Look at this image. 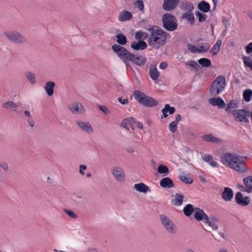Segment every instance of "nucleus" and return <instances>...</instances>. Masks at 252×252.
Wrapping results in <instances>:
<instances>
[{
  "label": "nucleus",
  "instance_id": "1",
  "mask_svg": "<svg viewBox=\"0 0 252 252\" xmlns=\"http://www.w3.org/2000/svg\"><path fill=\"white\" fill-rule=\"evenodd\" d=\"M134 98L142 105L147 107H153L158 105V101L154 98L147 95L139 90H135L133 93Z\"/></svg>",
  "mask_w": 252,
  "mask_h": 252
},
{
  "label": "nucleus",
  "instance_id": "2",
  "mask_svg": "<svg viewBox=\"0 0 252 252\" xmlns=\"http://www.w3.org/2000/svg\"><path fill=\"white\" fill-rule=\"evenodd\" d=\"M113 51L117 55L119 58L122 60L127 67L129 65L128 62L133 57L132 53L130 52L123 46L118 44H114L112 46Z\"/></svg>",
  "mask_w": 252,
  "mask_h": 252
},
{
  "label": "nucleus",
  "instance_id": "3",
  "mask_svg": "<svg viewBox=\"0 0 252 252\" xmlns=\"http://www.w3.org/2000/svg\"><path fill=\"white\" fill-rule=\"evenodd\" d=\"M161 20L163 28L167 31L173 32L177 29L178 24L176 17L172 14L165 13L162 16Z\"/></svg>",
  "mask_w": 252,
  "mask_h": 252
},
{
  "label": "nucleus",
  "instance_id": "4",
  "mask_svg": "<svg viewBox=\"0 0 252 252\" xmlns=\"http://www.w3.org/2000/svg\"><path fill=\"white\" fill-rule=\"evenodd\" d=\"M157 28L158 29L156 30L157 36L153 40L151 45L153 48L155 49H158L164 45L166 43L167 36H169V33L159 29L158 27Z\"/></svg>",
  "mask_w": 252,
  "mask_h": 252
},
{
  "label": "nucleus",
  "instance_id": "5",
  "mask_svg": "<svg viewBox=\"0 0 252 252\" xmlns=\"http://www.w3.org/2000/svg\"><path fill=\"white\" fill-rule=\"evenodd\" d=\"M4 34L11 42L16 44H25L28 41L25 35L16 30L5 32Z\"/></svg>",
  "mask_w": 252,
  "mask_h": 252
},
{
  "label": "nucleus",
  "instance_id": "6",
  "mask_svg": "<svg viewBox=\"0 0 252 252\" xmlns=\"http://www.w3.org/2000/svg\"><path fill=\"white\" fill-rule=\"evenodd\" d=\"M225 85V77L223 75L218 76L211 85L210 90L211 94L214 95L219 94L224 89Z\"/></svg>",
  "mask_w": 252,
  "mask_h": 252
},
{
  "label": "nucleus",
  "instance_id": "7",
  "mask_svg": "<svg viewBox=\"0 0 252 252\" xmlns=\"http://www.w3.org/2000/svg\"><path fill=\"white\" fill-rule=\"evenodd\" d=\"M235 158L236 155L230 153H224L221 156V161L225 165L237 171V169L235 168L237 165Z\"/></svg>",
  "mask_w": 252,
  "mask_h": 252
},
{
  "label": "nucleus",
  "instance_id": "8",
  "mask_svg": "<svg viewBox=\"0 0 252 252\" xmlns=\"http://www.w3.org/2000/svg\"><path fill=\"white\" fill-rule=\"evenodd\" d=\"M159 219L161 224L167 231L172 235L175 234L176 231V227L170 219L164 215H160Z\"/></svg>",
  "mask_w": 252,
  "mask_h": 252
},
{
  "label": "nucleus",
  "instance_id": "9",
  "mask_svg": "<svg viewBox=\"0 0 252 252\" xmlns=\"http://www.w3.org/2000/svg\"><path fill=\"white\" fill-rule=\"evenodd\" d=\"M247 156H243L241 155H236L235 159L236 160L237 165L235 166L237 172L245 173L248 171L249 169L246 165V162L244 161V159H248Z\"/></svg>",
  "mask_w": 252,
  "mask_h": 252
},
{
  "label": "nucleus",
  "instance_id": "10",
  "mask_svg": "<svg viewBox=\"0 0 252 252\" xmlns=\"http://www.w3.org/2000/svg\"><path fill=\"white\" fill-rule=\"evenodd\" d=\"M68 108L73 114H83L85 112L82 104L78 102H74L69 104Z\"/></svg>",
  "mask_w": 252,
  "mask_h": 252
},
{
  "label": "nucleus",
  "instance_id": "11",
  "mask_svg": "<svg viewBox=\"0 0 252 252\" xmlns=\"http://www.w3.org/2000/svg\"><path fill=\"white\" fill-rule=\"evenodd\" d=\"M235 199L237 204L243 206H247L251 202V198L249 196L243 197L242 192L240 191L236 193Z\"/></svg>",
  "mask_w": 252,
  "mask_h": 252
},
{
  "label": "nucleus",
  "instance_id": "12",
  "mask_svg": "<svg viewBox=\"0 0 252 252\" xmlns=\"http://www.w3.org/2000/svg\"><path fill=\"white\" fill-rule=\"evenodd\" d=\"M112 173L116 181L118 182L124 181L125 179V173L121 167H114L112 170Z\"/></svg>",
  "mask_w": 252,
  "mask_h": 252
},
{
  "label": "nucleus",
  "instance_id": "13",
  "mask_svg": "<svg viewBox=\"0 0 252 252\" xmlns=\"http://www.w3.org/2000/svg\"><path fill=\"white\" fill-rule=\"evenodd\" d=\"M195 210L194 217L196 220L197 221H201L203 220L204 223L206 221H208V218L209 217L202 209L199 208L195 207Z\"/></svg>",
  "mask_w": 252,
  "mask_h": 252
},
{
  "label": "nucleus",
  "instance_id": "14",
  "mask_svg": "<svg viewBox=\"0 0 252 252\" xmlns=\"http://www.w3.org/2000/svg\"><path fill=\"white\" fill-rule=\"evenodd\" d=\"M179 0H164L163 9L167 11L174 9L177 6Z\"/></svg>",
  "mask_w": 252,
  "mask_h": 252
},
{
  "label": "nucleus",
  "instance_id": "15",
  "mask_svg": "<svg viewBox=\"0 0 252 252\" xmlns=\"http://www.w3.org/2000/svg\"><path fill=\"white\" fill-rule=\"evenodd\" d=\"M208 102L211 105L217 106L220 109L224 108L225 103L220 97H214L209 99Z\"/></svg>",
  "mask_w": 252,
  "mask_h": 252
},
{
  "label": "nucleus",
  "instance_id": "16",
  "mask_svg": "<svg viewBox=\"0 0 252 252\" xmlns=\"http://www.w3.org/2000/svg\"><path fill=\"white\" fill-rule=\"evenodd\" d=\"M234 196L233 190L229 187H224V190L221 193L222 198L225 201H230Z\"/></svg>",
  "mask_w": 252,
  "mask_h": 252
},
{
  "label": "nucleus",
  "instance_id": "17",
  "mask_svg": "<svg viewBox=\"0 0 252 252\" xmlns=\"http://www.w3.org/2000/svg\"><path fill=\"white\" fill-rule=\"evenodd\" d=\"M133 57H131L132 59L129 60V62H131L133 64L141 66H143L146 62V58L142 56H136L132 53Z\"/></svg>",
  "mask_w": 252,
  "mask_h": 252
},
{
  "label": "nucleus",
  "instance_id": "18",
  "mask_svg": "<svg viewBox=\"0 0 252 252\" xmlns=\"http://www.w3.org/2000/svg\"><path fill=\"white\" fill-rule=\"evenodd\" d=\"M76 124L82 130L85 132L88 133H93L94 131L91 124L89 122H83L81 121H77Z\"/></svg>",
  "mask_w": 252,
  "mask_h": 252
},
{
  "label": "nucleus",
  "instance_id": "19",
  "mask_svg": "<svg viewBox=\"0 0 252 252\" xmlns=\"http://www.w3.org/2000/svg\"><path fill=\"white\" fill-rule=\"evenodd\" d=\"M147 47V43L143 40H140L138 41H133L130 45V47L135 50H143Z\"/></svg>",
  "mask_w": 252,
  "mask_h": 252
},
{
  "label": "nucleus",
  "instance_id": "20",
  "mask_svg": "<svg viewBox=\"0 0 252 252\" xmlns=\"http://www.w3.org/2000/svg\"><path fill=\"white\" fill-rule=\"evenodd\" d=\"M160 186L163 188L170 189L174 187L173 181L169 177H165L159 181Z\"/></svg>",
  "mask_w": 252,
  "mask_h": 252
},
{
  "label": "nucleus",
  "instance_id": "21",
  "mask_svg": "<svg viewBox=\"0 0 252 252\" xmlns=\"http://www.w3.org/2000/svg\"><path fill=\"white\" fill-rule=\"evenodd\" d=\"M149 73L151 79L155 81L157 80L159 76V72L158 70L156 65H151Z\"/></svg>",
  "mask_w": 252,
  "mask_h": 252
},
{
  "label": "nucleus",
  "instance_id": "22",
  "mask_svg": "<svg viewBox=\"0 0 252 252\" xmlns=\"http://www.w3.org/2000/svg\"><path fill=\"white\" fill-rule=\"evenodd\" d=\"M202 139L205 142L214 143H220L221 141L220 138L216 137L211 134H207L203 135Z\"/></svg>",
  "mask_w": 252,
  "mask_h": 252
},
{
  "label": "nucleus",
  "instance_id": "23",
  "mask_svg": "<svg viewBox=\"0 0 252 252\" xmlns=\"http://www.w3.org/2000/svg\"><path fill=\"white\" fill-rule=\"evenodd\" d=\"M175 111L176 109L174 107H171L169 104H166L164 105V107L161 110V112L163 114V116L161 117V118H167L168 116L167 114L168 112L170 115H172L175 112Z\"/></svg>",
  "mask_w": 252,
  "mask_h": 252
},
{
  "label": "nucleus",
  "instance_id": "24",
  "mask_svg": "<svg viewBox=\"0 0 252 252\" xmlns=\"http://www.w3.org/2000/svg\"><path fill=\"white\" fill-rule=\"evenodd\" d=\"M237 114L234 113V110L232 111V114L235 117L236 121L239 122H244L247 124L249 123V119L246 117V115H244L242 112H238Z\"/></svg>",
  "mask_w": 252,
  "mask_h": 252
},
{
  "label": "nucleus",
  "instance_id": "25",
  "mask_svg": "<svg viewBox=\"0 0 252 252\" xmlns=\"http://www.w3.org/2000/svg\"><path fill=\"white\" fill-rule=\"evenodd\" d=\"M181 19L187 20L191 26H193L195 24V18L192 12H185L183 14Z\"/></svg>",
  "mask_w": 252,
  "mask_h": 252
},
{
  "label": "nucleus",
  "instance_id": "26",
  "mask_svg": "<svg viewBox=\"0 0 252 252\" xmlns=\"http://www.w3.org/2000/svg\"><path fill=\"white\" fill-rule=\"evenodd\" d=\"M180 8L182 10L186 11V12H192L194 8L193 4L189 1H183L180 4Z\"/></svg>",
  "mask_w": 252,
  "mask_h": 252
},
{
  "label": "nucleus",
  "instance_id": "27",
  "mask_svg": "<svg viewBox=\"0 0 252 252\" xmlns=\"http://www.w3.org/2000/svg\"><path fill=\"white\" fill-rule=\"evenodd\" d=\"M55 83L53 81H48L45 83L44 89L49 96H52L54 94V89Z\"/></svg>",
  "mask_w": 252,
  "mask_h": 252
},
{
  "label": "nucleus",
  "instance_id": "28",
  "mask_svg": "<svg viewBox=\"0 0 252 252\" xmlns=\"http://www.w3.org/2000/svg\"><path fill=\"white\" fill-rule=\"evenodd\" d=\"M197 8L202 12L207 13L210 10V5L205 0H202L198 3Z\"/></svg>",
  "mask_w": 252,
  "mask_h": 252
},
{
  "label": "nucleus",
  "instance_id": "29",
  "mask_svg": "<svg viewBox=\"0 0 252 252\" xmlns=\"http://www.w3.org/2000/svg\"><path fill=\"white\" fill-rule=\"evenodd\" d=\"M132 18V14L131 12L127 11H122L119 15V20L120 21H126L130 20Z\"/></svg>",
  "mask_w": 252,
  "mask_h": 252
},
{
  "label": "nucleus",
  "instance_id": "30",
  "mask_svg": "<svg viewBox=\"0 0 252 252\" xmlns=\"http://www.w3.org/2000/svg\"><path fill=\"white\" fill-rule=\"evenodd\" d=\"M116 42L121 46L125 45L127 42V39L125 35L123 33H118L116 35Z\"/></svg>",
  "mask_w": 252,
  "mask_h": 252
},
{
  "label": "nucleus",
  "instance_id": "31",
  "mask_svg": "<svg viewBox=\"0 0 252 252\" xmlns=\"http://www.w3.org/2000/svg\"><path fill=\"white\" fill-rule=\"evenodd\" d=\"M134 187L136 190L142 193H146L150 190L149 187L142 182L135 184Z\"/></svg>",
  "mask_w": 252,
  "mask_h": 252
},
{
  "label": "nucleus",
  "instance_id": "32",
  "mask_svg": "<svg viewBox=\"0 0 252 252\" xmlns=\"http://www.w3.org/2000/svg\"><path fill=\"white\" fill-rule=\"evenodd\" d=\"M184 196L183 194L177 193L175 199L171 201L172 204L175 206H180L183 204Z\"/></svg>",
  "mask_w": 252,
  "mask_h": 252
},
{
  "label": "nucleus",
  "instance_id": "33",
  "mask_svg": "<svg viewBox=\"0 0 252 252\" xmlns=\"http://www.w3.org/2000/svg\"><path fill=\"white\" fill-rule=\"evenodd\" d=\"M195 211V208L191 204L186 205L183 210L185 215L187 217H189L193 213H194Z\"/></svg>",
  "mask_w": 252,
  "mask_h": 252
},
{
  "label": "nucleus",
  "instance_id": "34",
  "mask_svg": "<svg viewBox=\"0 0 252 252\" xmlns=\"http://www.w3.org/2000/svg\"><path fill=\"white\" fill-rule=\"evenodd\" d=\"M238 107V101L237 99L231 100L226 105L225 111L228 113H231L232 111H230L231 109L237 108Z\"/></svg>",
  "mask_w": 252,
  "mask_h": 252
},
{
  "label": "nucleus",
  "instance_id": "35",
  "mask_svg": "<svg viewBox=\"0 0 252 252\" xmlns=\"http://www.w3.org/2000/svg\"><path fill=\"white\" fill-rule=\"evenodd\" d=\"M156 27V26H151L148 29L149 31L151 32L148 38V44L150 46L153 42V40L154 39V38L157 36L156 30H154V28Z\"/></svg>",
  "mask_w": 252,
  "mask_h": 252
},
{
  "label": "nucleus",
  "instance_id": "36",
  "mask_svg": "<svg viewBox=\"0 0 252 252\" xmlns=\"http://www.w3.org/2000/svg\"><path fill=\"white\" fill-rule=\"evenodd\" d=\"M198 63L203 67H208L211 65L210 60L205 58H202L197 61Z\"/></svg>",
  "mask_w": 252,
  "mask_h": 252
},
{
  "label": "nucleus",
  "instance_id": "37",
  "mask_svg": "<svg viewBox=\"0 0 252 252\" xmlns=\"http://www.w3.org/2000/svg\"><path fill=\"white\" fill-rule=\"evenodd\" d=\"M243 95L245 101H250L252 97V90L250 89L245 90L243 92Z\"/></svg>",
  "mask_w": 252,
  "mask_h": 252
},
{
  "label": "nucleus",
  "instance_id": "38",
  "mask_svg": "<svg viewBox=\"0 0 252 252\" xmlns=\"http://www.w3.org/2000/svg\"><path fill=\"white\" fill-rule=\"evenodd\" d=\"M242 59L243 60L244 65L246 67L250 68V69L252 70V60L251 59V58L243 55Z\"/></svg>",
  "mask_w": 252,
  "mask_h": 252
},
{
  "label": "nucleus",
  "instance_id": "39",
  "mask_svg": "<svg viewBox=\"0 0 252 252\" xmlns=\"http://www.w3.org/2000/svg\"><path fill=\"white\" fill-rule=\"evenodd\" d=\"M222 41L220 39L217 40L215 44L213 46L211 52H213V54L214 55H217L220 50V46L221 45Z\"/></svg>",
  "mask_w": 252,
  "mask_h": 252
},
{
  "label": "nucleus",
  "instance_id": "40",
  "mask_svg": "<svg viewBox=\"0 0 252 252\" xmlns=\"http://www.w3.org/2000/svg\"><path fill=\"white\" fill-rule=\"evenodd\" d=\"M25 76L31 84L33 85L35 83L36 79L34 73L30 71L27 72L25 73Z\"/></svg>",
  "mask_w": 252,
  "mask_h": 252
},
{
  "label": "nucleus",
  "instance_id": "41",
  "mask_svg": "<svg viewBox=\"0 0 252 252\" xmlns=\"http://www.w3.org/2000/svg\"><path fill=\"white\" fill-rule=\"evenodd\" d=\"M2 106L3 108L5 109L8 108H13L14 111H16V109L18 105L16 103H14L12 101H8L6 102H4Z\"/></svg>",
  "mask_w": 252,
  "mask_h": 252
},
{
  "label": "nucleus",
  "instance_id": "42",
  "mask_svg": "<svg viewBox=\"0 0 252 252\" xmlns=\"http://www.w3.org/2000/svg\"><path fill=\"white\" fill-rule=\"evenodd\" d=\"M158 172L159 174H168L169 173L168 168L163 164H160L158 165L157 169Z\"/></svg>",
  "mask_w": 252,
  "mask_h": 252
},
{
  "label": "nucleus",
  "instance_id": "43",
  "mask_svg": "<svg viewBox=\"0 0 252 252\" xmlns=\"http://www.w3.org/2000/svg\"><path fill=\"white\" fill-rule=\"evenodd\" d=\"M199 53H205L206 52L209 48V45L207 43H200L199 44Z\"/></svg>",
  "mask_w": 252,
  "mask_h": 252
},
{
  "label": "nucleus",
  "instance_id": "44",
  "mask_svg": "<svg viewBox=\"0 0 252 252\" xmlns=\"http://www.w3.org/2000/svg\"><path fill=\"white\" fill-rule=\"evenodd\" d=\"M186 66H189L192 67V69L194 70L195 72L199 71V67H200L195 61L192 60L188 62L186 64Z\"/></svg>",
  "mask_w": 252,
  "mask_h": 252
},
{
  "label": "nucleus",
  "instance_id": "45",
  "mask_svg": "<svg viewBox=\"0 0 252 252\" xmlns=\"http://www.w3.org/2000/svg\"><path fill=\"white\" fill-rule=\"evenodd\" d=\"M196 16L198 18V22L202 23L205 21L206 19L207 16L206 14L202 13L199 11H196L195 12Z\"/></svg>",
  "mask_w": 252,
  "mask_h": 252
},
{
  "label": "nucleus",
  "instance_id": "46",
  "mask_svg": "<svg viewBox=\"0 0 252 252\" xmlns=\"http://www.w3.org/2000/svg\"><path fill=\"white\" fill-rule=\"evenodd\" d=\"M136 123V120L135 118L133 117L126 118L122 122L121 125H125L126 126H127L128 124H135Z\"/></svg>",
  "mask_w": 252,
  "mask_h": 252
},
{
  "label": "nucleus",
  "instance_id": "47",
  "mask_svg": "<svg viewBox=\"0 0 252 252\" xmlns=\"http://www.w3.org/2000/svg\"><path fill=\"white\" fill-rule=\"evenodd\" d=\"M135 7H137L140 11L143 10L144 8V5L142 0H136V1L133 3Z\"/></svg>",
  "mask_w": 252,
  "mask_h": 252
},
{
  "label": "nucleus",
  "instance_id": "48",
  "mask_svg": "<svg viewBox=\"0 0 252 252\" xmlns=\"http://www.w3.org/2000/svg\"><path fill=\"white\" fill-rule=\"evenodd\" d=\"M179 179L187 184H191L193 182V180L191 178H188L185 176L179 175Z\"/></svg>",
  "mask_w": 252,
  "mask_h": 252
},
{
  "label": "nucleus",
  "instance_id": "49",
  "mask_svg": "<svg viewBox=\"0 0 252 252\" xmlns=\"http://www.w3.org/2000/svg\"><path fill=\"white\" fill-rule=\"evenodd\" d=\"M178 124L174 121L172 122L169 125V129L173 133L175 132L177 130Z\"/></svg>",
  "mask_w": 252,
  "mask_h": 252
},
{
  "label": "nucleus",
  "instance_id": "50",
  "mask_svg": "<svg viewBox=\"0 0 252 252\" xmlns=\"http://www.w3.org/2000/svg\"><path fill=\"white\" fill-rule=\"evenodd\" d=\"M188 49L190 51V52L194 53H199L198 48L192 45L191 44H188Z\"/></svg>",
  "mask_w": 252,
  "mask_h": 252
},
{
  "label": "nucleus",
  "instance_id": "51",
  "mask_svg": "<svg viewBox=\"0 0 252 252\" xmlns=\"http://www.w3.org/2000/svg\"><path fill=\"white\" fill-rule=\"evenodd\" d=\"M64 211L69 217L71 218L76 219L77 218V216L72 210L64 209Z\"/></svg>",
  "mask_w": 252,
  "mask_h": 252
},
{
  "label": "nucleus",
  "instance_id": "52",
  "mask_svg": "<svg viewBox=\"0 0 252 252\" xmlns=\"http://www.w3.org/2000/svg\"><path fill=\"white\" fill-rule=\"evenodd\" d=\"M234 113L237 114L238 112H242L244 115H246L247 117L251 116V112L245 109H235L234 110Z\"/></svg>",
  "mask_w": 252,
  "mask_h": 252
},
{
  "label": "nucleus",
  "instance_id": "53",
  "mask_svg": "<svg viewBox=\"0 0 252 252\" xmlns=\"http://www.w3.org/2000/svg\"><path fill=\"white\" fill-rule=\"evenodd\" d=\"M205 223L208 224L209 226H211L214 230L218 229V223L210 222L209 218H208V221H206Z\"/></svg>",
  "mask_w": 252,
  "mask_h": 252
},
{
  "label": "nucleus",
  "instance_id": "54",
  "mask_svg": "<svg viewBox=\"0 0 252 252\" xmlns=\"http://www.w3.org/2000/svg\"><path fill=\"white\" fill-rule=\"evenodd\" d=\"M100 110L104 114L107 115L109 113V109L105 105H98Z\"/></svg>",
  "mask_w": 252,
  "mask_h": 252
},
{
  "label": "nucleus",
  "instance_id": "55",
  "mask_svg": "<svg viewBox=\"0 0 252 252\" xmlns=\"http://www.w3.org/2000/svg\"><path fill=\"white\" fill-rule=\"evenodd\" d=\"M247 54L252 56V42L248 44L245 47Z\"/></svg>",
  "mask_w": 252,
  "mask_h": 252
},
{
  "label": "nucleus",
  "instance_id": "56",
  "mask_svg": "<svg viewBox=\"0 0 252 252\" xmlns=\"http://www.w3.org/2000/svg\"><path fill=\"white\" fill-rule=\"evenodd\" d=\"M202 158L204 161L209 163V162H210V161L212 160V159H213V158L212 156L206 155L203 156L202 157Z\"/></svg>",
  "mask_w": 252,
  "mask_h": 252
},
{
  "label": "nucleus",
  "instance_id": "57",
  "mask_svg": "<svg viewBox=\"0 0 252 252\" xmlns=\"http://www.w3.org/2000/svg\"><path fill=\"white\" fill-rule=\"evenodd\" d=\"M142 31H137L135 34V38L136 39H137V40H142Z\"/></svg>",
  "mask_w": 252,
  "mask_h": 252
},
{
  "label": "nucleus",
  "instance_id": "58",
  "mask_svg": "<svg viewBox=\"0 0 252 252\" xmlns=\"http://www.w3.org/2000/svg\"><path fill=\"white\" fill-rule=\"evenodd\" d=\"M239 189L242 191H245L248 193L251 192V189H249L247 187H244L242 185L238 184Z\"/></svg>",
  "mask_w": 252,
  "mask_h": 252
},
{
  "label": "nucleus",
  "instance_id": "59",
  "mask_svg": "<svg viewBox=\"0 0 252 252\" xmlns=\"http://www.w3.org/2000/svg\"><path fill=\"white\" fill-rule=\"evenodd\" d=\"M118 100L120 103L123 105L126 104L128 103V99L127 98L123 99L122 97H120L118 98Z\"/></svg>",
  "mask_w": 252,
  "mask_h": 252
},
{
  "label": "nucleus",
  "instance_id": "60",
  "mask_svg": "<svg viewBox=\"0 0 252 252\" xmlns=\"http://www.w3.org/2000/svg\"><path fill=\"white\" fill-rule=\"evenodd\" d=\"M222 23L224 24L225 29H227L228 26L229 25V20L226 19L225 17H222Z\"/></svg>",
  "mask_w": 252,
  "mask_h": 252
},
{
  "label": "nucleus",
  "instance_id": "61",
  "mask_svg": "<svg viewBox=\"0 0 252 252\" xmlns=\"http://www.w3.org/2000/svg\"><path fill=\"white\" fill-rule=\"evenodd\" d=\"M243 183L246 186V187L249 189H251V190H252V189H251V186L252 185V183L251 182V179H250L249 180H247V183H245L244 181V180H243Z\"/></svg>",
  "mask_w": 252,
  "mask_h": 252
},
{
  "label": "nucleus",
  "instance_id": "62",
  "mask_svg": "<svg viewBox=\"0 0 252 252\" xmlns=\"http://www.w3.org/2000/svg\"><path fill=\"white\" fill-rule=\"evenodd\" d=\"M0 166L5 171L8 169V165L6 162H0Z\"/></svg>",
  "mask_w": 252,
  "mask_h": 252
},
{
  "label": "nucleus",
  "instance_id": "63",
  "mask_svg": "<svg viewBox=\"0 0 252 252\" xmlns=\"http://www.w3.org/2000/svg\"><path fill=\"white\" fill-rule=\"evenodd\" d=\"M167 63L165 62H162L159 64V68L162 69H165L167 67Z\"/></svg>",
  "mask_w": 252,
  "mask_h": 252
},
{
  "label": "nucleus",
  "instance_id": "64",
  "mask_svg": "<svg viewBox=\"0 0 252 252\" xmlns=\"http://www.w3.org/2000/svg\"><path fill=\"white\" fill-rule=\"evenodd\" d=\"M121 126L123 127H124V128H125L126 129H128L129 130V128H130L131 129H132V130H134V126L132 124L130 123V124H128L127 125V126H126L125 125H121Z\"/></svg>",
  "mask_w": 252,
  "mask_h": 252
}]
</instances>
